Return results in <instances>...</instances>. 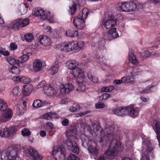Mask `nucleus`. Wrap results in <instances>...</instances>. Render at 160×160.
I'll return each instance as SVG.
<instances>
[{
  "label": "nucleus",
  "instance_id": "c03bdc74",
  "mask_svg": "<svg viewBox=\"0 0 160 160\" xmlns=\"http://www.w3.org/2000/svg\"><path fill=\"white\" fill-rule=\"evenodd\" d=\"M111 95L110 94L108 93H105L102 94L99 97V100L102 101H104L108 100L109 98H110Z\"/></svg>",
  "mask_w": 160,
  "mask_h": 160
},
{
  "label": "nucleus",
  "instance_id": "13d9d810",
  "mask_svg": "<svg viewBox=\"0 0 160 160\" xmlns=\"http://www.w3.org/2000/svg\"><path fill=\"white\" fill-rule=\"evenodd\" d=\"M51 112H49L45 114L43 116V118L45 119L51 120Z\"/></svg>",
  "mask_w": 160,
  "mask_h": 160
},
{
  "label": "nucleus",
  "instance_id": "338daca9",
  "mask_svg": "<svg viewBox=\"0 0 160 160\" xmlns=\"http://www.w3.org/2000/svg\"><path fill=\"white\" fill-rule=\"evenodd\" d=\"M16 109L17 110V112L19 114L22 113V111L23 110L20 105H17L16 106Z\"/></svg>",
  "mask_w": 160,
  "mask_h": 160
},
{
  "label": "nucleus",
  "instance_id": "6e6d98bb",
  "mask_svg": "<svg viewBox=\"0 0 160 160\" xmlns=\"http://www.w3.org/2000/svg\"><path fill=\"white\" fill-rule=\"evenodd\" d=\"M153 54L152 53H150V52L148 51H144L142 53V56L144 58H146L149 56L150 55H152Z\"/></svg>",
  "mask_w": 160,
  "mask_h": 160
},
{
  "label": "nucleus",
  "instance_id": "c9c22d12",
  "mask_svg": "<svg viewBox=\"0 0 160 160\" xmlns=\"http://www.w3.org/2000/svg\"><path fill=\"white\" fill-rule=\"evenodd\" d=\"M8 71L11 73L15 74H18L20 72V70L19 68L14 66L9 67Z\"/></svg>",
  "mask_w": 160,
  "mask_h": 160
},
{
  "label": "nucleus",
  "instance_id": "de8ad7c7",
  "mask_svg": "<svg viewBox=\"0 0 160 160\" xmlns=\"http://www.w3.org/2000/svg\"><path fill=\"white\" fill-rule=\"evenodd\" d=\"M114 88V87L112 86L104 87L101 88V91L103 92H110L112 91Z\"/></svg>",
  "mask_w": 160,
  "mask_h": 160
},
{
  "label": "nucleus",
  "instance_id": "69168bd1",
  "mask_svg": "<svg viewBox=\"0 0 160 160\" xmlns=\"http://www.w3.org/2000/svg\"><path fill=\"white\" fill-rule=\"evenodd\" d=\"M51 112V119L58 118V116L55 113L52 112Z\"/></svg>",
  "mask_w": 160,
  "mask_h": 160
},
{
  "label": "nucleus",
  "instance_id": "473e14b6",
  "mask_svg": "<svg viewBox=\"0 0 160 160\" xmlns=\"http://www.w3.org/2000/svg\"><path fill=\"white\" fill-rule=\"evenodd\" d=\"M45 102L41 100L36 99L34 101L32 104L33 107L35 108H38L42 107L45 104Z\"/></svg>",
  "mask_w": 160,
  "mask_h": 160
},
{
  "label": "nucleus",
  "instance_id": "4be33fe9",
  "mask_svg": "<svg viewBox=\"0 0 160 160\" xmlns=\"http://www.w3.org/2000/svg\"><path fill=\"white\" fill-rule=\"evenodd\" d=\"M43 91L45 93L49 96H52L56 94V91L49 84L45 85L43 88Z\"/></svg>",
  "mask_w": 160,
  "mask_h": 160
},
{
  "label": "nucleus",
  "instance_id": "052dcab7",
  "mask_svg": "<svg viewBox=\"0 0 160 160\" xmlns=\"http://www.w3.org/2000/svg\"><path fill=\"white\" fill-rule=\"evenodd\" d=\"M46 84V82L44 81H42L39 82L37 85V88H40L43 87H44Z\"/></svg>",
  "mask_w": 160,
  "mask_h": 160
},
{
  "label": "nucleus",
  "instance_id": "cd10ccee",
  "mask_svg": "<svg viewBox=\"0 0 160 160\" xmlns=\"http://www.w3.org/2000/svg\"><path fill=\"white\" fill-rule=\"evenodd\" d=\"M21 91V89L18 86L13 88L10 94V98L13 100L17 96H19Z\"/></svg>",
  "mask_w": 160,
  "mask_h": 160
},
{
  "label": "nucleus",
  "instance_id": "603ef678",
  "mask_svg": "<svg viewBox=\"0 0 160 160\" xmlns=\"http://www.w3.org/2000/svg\"><path fill=\"white\" fill-rule=\"evenodd\" d=\"M0 54L4 56H7L9 55V52L5 49L2 48L0 49Z\"/></svg>",
  "mask_w": 160,
  "mask_h": 160
},
{
  "label": "nucleus",
  "instance_id": "423d86ee",
  "mask_svg": "<svg viewBox=\"0 0 160 160\" xmlns=\"http://www.w3.org/2000/svg\"><path fill=\"white\" fill-rule=\"evenodd\" d=\"M115 8L117 10L127 12L134 11L138 9L136 4L132 1L118 3L115 5Z\"/></svg>",
  "mask_w": 160,
  "mask_h": 160
},
{
  "label": "nucleus",
  "instance_id": "bf43d9fd",
  "mask_svg": "<svg viewBox=\"0 0 160 160\" xmlns=\"http://www.w3.org/2000/svg\"><path fill=\"white\" fill-rule=\"evenodd\" d=\"M105 107V104L103 103H97L95 105V108L98 109L104 108Z\"/></svg>",
  "mask_w": 160,
  "mask_h": 160
},
{
  "label": "nucleus",
  "instance_id": "864d4df0",
  "mask_svg": "<svg viewBox=\"0 0 160 160\" xmlns=\"http://www.w3.org/2000/svg\"><path fill=\"white\" fill-rule=\"evenodd\" d=\"M67 160H79V159L76 155L71 154L67 158Z\"/></svg>",
  "mask_w": 160,
  "mask_h": 160
},
{
  "label": "nucleus",
  "instance_id": "412c9836",
  "mask_svg": "<svg viewBox=\"0 0 160 160\" xmlns=\"http://www.w3.org/2000/svg\"><path fill=\"white\" fill-rule=\"evenodd\" d=\"M33 86L31 84L24 85L22 88V92L24 96H28L31 93L33 90Z\"/></svg>",
  "mask_w": 160,
  "mask_h": 160
},
{
  "label": "nucleus",
  "instance_id": "2f4dec72",
  "mask_svg": "<svg viewBox=\"0 0 160 160\" xmlns=\"http://www.w3.org/2000/svg\"><path fill=\"white\" fill-rule=\"evenodd\" d=\"M89 12V10L87 8H85L77 16L85 20L88 17Z\"/></svg>",
  "mask_w": 160,
  "mask_h": 160
},
{
  "label": "nucleus",
  "instance_id": "8fccbe9b",
  "mask_svg": "<svg viewBox=\"0 0 160 160\" xmlns=\"http://www.w3.org/2000/svg\"><path fill=\"white\" fill-rule=\"evenodd\" d=\"M77 5L75 3H73L71 6L70 7V12L71 14L75 13L77 8Z\"/></svg>",
  "mask_w": 160,
  "mask_h": 160
},
{
  "label": "nucleus",
  "instance_id": "f257e3e1",
  "mask_svg": "<svg viewBox=\"0 0 160 160\" xmlns=\"http://www.w3.org/2000/svg\"><path fill=\"white\" fill-rule=\"evenodd\" d=\"M76 128L74 127H71L67 131V135L69 137L68 140L66 141L67 147L69 150L74 153L78 154L79 149L77 143L78 139L74 137V135L76 133Z\"/></svg>",
  "mask_w": 160,
  "mask_h": 160
},
{
  "label": "nucleus",
  "instance_id": "4d7b16f0",
  "mask_svg": "<svg viewBox=\"0 0 160 160\" xmlns=\"http://www.w3.org/2000/svg\"><path fill=\"white\" fill-rule=\"evenodd\" d=\"M50 36L53 38H55L58 37V35L56 30H54L50 33Z\"/></svg>",
  "mask_w": 160,
  "mask_h": 160
},
{
  "label": "nucleus",
  "instance_id": "aec40b11",
  "mask_svg": "<svg viewBox=\"0 0 160 160\" xmlns=\"http://www.w3.org/2000/svg\"><path fill=\"white\" fill-rule=\"evenodd\" d=\"M78 62L75 60L71 59L67 61L66 63L67 68L71 71L78 68Z\"/></svg>",
  "mask_w": 160,
  "mask_h": 160
},
{
  "label": "nucleus",
  "instance_id": "f03ea898",
  "mask_svg": "<svg viewBox=\"0 0 160 160\" xmlns=\"http://www.w3.org/2000/svg\"><path fill=\"white\" fill-rule=\"evenodd\" d=\"M142 138V145L141 153H142L141 160H149L148 155L152 157L153 155L152 153L154 148V145L152 141L146 136L144 135L143 134L140 135Z\"/></svg>",
  "mask_w": 160,
  "mask_h": 160
},
{
  "label": "nucleus",
  "instance_id": "ea45409f",
  "mask_svg": "<svg viewBox=\"0 0 160 160\" xmlns=\"http://www.w3.org/2000/svg\"><path fill=\"white\" fill-rule=\"evenodd\" d=\"M8 105L4 100L0 98V111H4L7 108Z\"/></svg>",
  "mask_w": 160,
  "mask_h": 160
},
{
  "label": "nucleus",
  "instance_id": "6e6552de",
  "mask_svg": "<svg viewBox=\"0 0 160 160\" xmlns=\"http://www.w3.org/2000/svg\"><path fill=\"white\" fill-rule=\"evenodd\" d=\"M65 149L62 145H58L54 146L52 152L55 160H65Z\"/></svg>",
  "mask_w": 160,
  "mask_h": 160
},
{
  "label": "nucleus",
  "instance_id": "9b49d317",
  "mask_svg": "<svg viewBox=\"0 0 160 160\" xmlns=\"http://www.w3.org/2000/svg\"><path fill=\"white\" fill-rule=\"evenodd\" d=\"M128 114L133 118H135L138 116L140 111V108L134 104L128 106Z\"/></svg>",
  "mask_w": 160,
  "mask_h": 160
},
{
  "label": "nucleus",
  "instance_id": "58836bf2",
  "mask_svg": "<svg viewBox=\"0 0 160 160\" xmlns=\"http://www.w3.org/2000/svg\"><path fill=\"white\" fill-rule=\"evenodd\" d=\"M9 136H12L15 134L17 131L15 126H12L8 128Z\"/></svg>",
  "mask_w": 160,
  "mask_h": 160
},
{
  "label": "nucleus",
  "instance_id": "7c9ffc66",
  "mask_svg": "<svg viewBox=\"0 0 160 160\" xmlns=\"http://www.w3.org/2000/svg\"><path fill=\"white\" fill-rule=\"evenodd\" d=\"M28 8L27 5L24 3L21 4L18 8V14L22 15L25 14L27 12Z\"/></svg>",
  "mask_w": 160,
  "mask_h": 160
},
{
  "label": "nucleus",
  "instance_id": "a18cd8bd",
  "mask_svg": "<svg viewBox=\"0 0 160 160\" xmlns=\"http://www.w3.org/2000/svg\"><path fill=\"white\" fill-rule=\"evenodd\" d=\"M33 38V36L31 33H27L24 36L25 40L28 42H30L32 41Z\"/></svg>",
  "mask_w": 160,
  "mask_h": 160
},
{
  "label": "nucleus",
  "instance_id": "b1692460",
  "mask_svg": "<svg viewBox=\"0 0 160 160\" xmlns=\"http://www.w3.org/2000/svg\"><path fill=\"white\" fill-rule=\"evenodd\" d=\"M23 152L27 156H30L33 157L37 153V151L32 148L27 146L23 147Z\"/></svg>",
  "mask_w": 160,
  "mask_h": 160
},
{
  "label": "nucleus",
  "instance_id": "1a4fd4ad",
  "mask_svg": "<svg viewBox=\"0 0 160 160\" xmlns=\"http://www.w3.org/2000/svg\"><path fill=\"white\" fill-rule=\"evenodd\" d=\"M57 48L63 52H74L73 41L60 43L57 45Z\"/></svg>",
  "mask_w": 160,
  "mask_h": 160
},
{
  "label": "nucleus",
  "instance_id": "5fc2aeb1",
  "mask_svg": "<svg viewBox=\"0 0 160 160\" xmlns=\"http://www.w3.org/2000/svg\"><path fill=\"white\" fill-rule=\"evenodd\" d=\"M10 49L11 51H14L16 50L17 48V46L15 43H11L9 45Z\"/></svg>",
  "mask_w": 160,
  "mask_h": 160
},
{
  "label": "nucleus",
  "instance_id": "72a5a7b5",
  "mask_svg": "<svg viewBox=\"0 0 160 160\" xmlns=\"http://www.w3.org/2000/svg\"><path fill=\"white\" fill-rule=\"evenodd\" d=\"M59 66L58 63L56 62L50 68V71L51 74L53 75L56 73L59 69Z\"/></svg>",
  "mask_w": 160,
  "mask_h": 160
},
{
  "label": "nucleus",
  "instance_id": "c85d7f7f",
  "mask_svg": "<svg viewBox=\"0 0 160 160\" xmlns=\"http://www.w3.org/2000/svg\"><path fill=\"white\" fill-rule=\"evenodd\" d=\"M8 27L9 28H11L13 29H18L20 27V24L19 19H18L9 25H8Z\"/></svg>",
  "mask_w": 160,
  "mask_h": 160
},
{
  "label": "nucleus",
  "instance_id": "dca6fc26",
  "mask_svg": "<svg viewBox=\"0 0 160 160\" xmlns=\"http://www.w3.org/2000/svg\"><path fill=\"white\" fill-rule=\"evenodd\" d=\"M94 58L95 60L93 63L95 65H98V64L107 65V60L103 55L98 54L95 55Z\"/></svg>",
  "mask_w": 160,
  "mask_h": 160
},
{
  "label": "nucleus",
  "instance_id": "5701e85b",
  "mask_svg": "<svg viewBox=\"0 0 160 160\" xmlns=\"http://www.w3.org/2000/svg\"><path fill=\"white\" fill-rule=\"evenodd\" d=\"M42 61L39 59H36L33 63V69L36 72H38L42 69Z\"/></svg>",
  "mask_w": 160,
  "mask_h": 160
},
{
  "label": "nucleus",
  "instance_id": "4468645a",
  "mask_svg": "<svg viewBox=\"0 0 160 160\" xmlns=\"http://www.w3.org/2000/svg\"><path fill=\"white\" fill-rule=\"evenodd\" d=\"M106 40L103 38H100L96 43H92L91 45L92 49L93 50L98 49L101 50L104 48Z\"/></svg>",
  "mask_w": 160,
  "mask_h": 160
},
{
  "label": "nucleus",
  "instance_id": "a19ab883",
  "mask_svg": "<svg viewBox=\"0 0 160 160\" xmlns=\"http://www.w3.org/2000/svg\"><path fill=\"white\" fill-rule=\"evenodd\" d=\"M0 135L1 137L6 138L9 136L8 128H5L0 129Z\"/></svg>",
  "mask_w": 160,
  "mask_h": 160
},
{
  "label": "nucleus",
  "instance_id": "79ce46f5",
  "mask_svg": "<svg viewBox=\"0 0 160 160\" xmlns=\"http://www.w3.org/2000/svg\"><path fill=\"white\" fill-rule=\"evenodd\" d=\"M23 76L19 75L13 76L12 80L15 84H18L21 82Z\"/></svg>",
  "mask_w": 160,
  "mask_h": 160
},
{
  "label": "nucleus",
  "instance_id": "f8f14e48",
  "mask_svg": "<svg viewBox=\"0 0 160 160\" xmlns=\"http://www.w3.org/2000/svg\"><path fill=\"white\" fill-rule=\"evenodd\" d=\"M74 88V87L71 83L61 84L59 86L60 93L62 95H65L72 91Z\"/></svg>",
  "mask_w": 160,
  "mask_h": 160
},
{
  "label": "nucleus",
  "instance_id": "c756f323",
  "mask_svg": "<svg viewBox=\"0 0 160 160\" xmlns=\"http://www.w3.org/2000/svg\"><path fill=\"white\" fill-rule=\"evenodd\" d=\"M128 59L129 62L132 64L137 65L138 64V61L137 60L133 53L132 52H129Z\"/></svg>",
  "mask_w": 160,
  "mask_h": 160
},
{
  "label": "nucleus",
  "instance_id": "680f3d73",
  "mask_svg": "<svg viewBox=\"0 0 160 160\" xmlns=\"http://www.w3.org/2000/svg\"><path fill=\"white\" fill-rule=\"evenodd\" d=\"M34 160H41L42 159V157L38 154V153L37 152V153L34 156L32 157Z\"/></svg>",
  "mask_w": 160,
  "mask_h": 160
},
{
  "label": "nucleus",
  "instance_id": "ddd939ff",
  "mask_svg": "<svg viewBox=\"0 0 160 160\" xmlns=\"http://www.w3.org/2000/svg\"><path fill=\"white\" fill-rule=\"evenodd\" d=\"M74 26L78 29H82L85 26V20L77 16L73 18Z\"/></svg>",
  "mask_w": 160,
  "mask_h": 160
},
{
  "label": "nucleus",
  "instance_id": "3c124183",
  "mask_svg": "<svg viewBox=\"0 0 160 160\" xmlns=\"http://www.w3.org/2000/svg\"><path fill=\"white\" fill-rule=\"evenodd\" d=\"M31 82V80L29 78L27 77L23 76L21 83L23 84H27L30 82Z\"/></svg>",
  "mask_w": 160,
  "mask_h": 160
},
{
  "label": "nucleus",
  "instance_id": "a878e982",
  "mask_svg": "<svg viewBox=\"0 0 160 160\" xmlns=\"http://www.w3.org/2000/svg\"><path fill=\"white\" fill-rule=\"evenodd\" d=\"M64 33L65 35L68 37L74 38L78 36V31L73 28L66 30Z\"/></svg>",
  "mask_w": 160,
  "mask_h": 160
},
{
  "label": "nucleus",
  "instance_id": "6ab92c4d",
  "mask_svg": "<svg viewBox=\"0 0 160 160\" xmlns=\"http://www.w3.org/2000/svg\"><path fill=\"white\" fill-rule=\"evenodd\" d=\"M113 112L115 114L119 116H122L128 114V106L122 108H118L113 110Z\"/></svg>",
  "mask_w": 160,
  "mask_h": 160
},
{
  "label": "nucleus",
  "instance_id": "2eb2a0df",
  "mask_svg": "<svg viewBox=\"0 0 160 160\" xmlns=\"http://www.w3.org/2000/svg\"><path fill=\"white\" fill-rule=\"evenodd\" d=\"M0 117V122H5L9 121L12 116V110L8 109Z\"/></svg>",
  "mask_w": 160,
  "mask_h": 160
},
{
  "label": "nucleus",
  "instance_id": "20e7f679",
  "mask_svg": "<svg viewBox=\"0 0 160 160\" xmlns=\"http://www.w3.org/2000/svg\"><path fill=\"white\" fill-rule=\"evenodd\" d=\"M32 14L34 16L39 17L42 20L47 19L50 23H54L56 22L53 14L48 10L41 8H35L33 9Z\"/></svg>",
  "mask_w": 160,
  "mask_h": 160
},
{
  "label": "nucleus",
  "instance_id": "0eeeda50",
  "mask_svg": "<svg viewBox=\"0 0 160 160\" xmlns=\"http://www.w3.org/2000/svg\"><path fill=\"white\" fill-rule=\"evenodd\" d=\"M69 77L67 79L70 81L74 79H76L77 81H83L85 78L84 71L82 68L78 67L71 71Z\"/></svg>",
  "mask_w": 160,
  "mask_h": 160
},
{
  "label": "nucleus",
  "instance_id": "0e129e2a",
  "mask_svg": "<svg viewBox=\"0 0 160 160\" xmlns=\"http://www.w3.org/2000/svg\"><path fill=\"white\" fill-rule=\"evenodd\" d=\"M21 108H22V110L24 111L26 110V102L25 101L22 100V104L21 105Z\"/></svg>",
  "mask_w": 160,
  "mask_h": 160
},
{
  "label": "nucleus",
  "instance_id": "9d476101",
  "mask_svg": "<svg viewBox=\"0 0 160 160\" xmlns=\"http://www.w3.org/2000/svg\"><path fill=\"white\" fill-rule=\"evenodd\" d=\"M134 77L132 72H131V75L127 76L121 78V80L115 79L113 81L115 85H119L122 83H133L135 81Z\"/></svg>",
  "mask_w": 160,
  "mask_h": 160
},
{
  "label": "nucleus",
  "instance_id": "49530a36",
  "mask_svg": "<svg viewBox=\"0 0 160 160\" xmlns=\"http://www.w3.org/2000/svg\"><path fill=\"white\" fill-rule=\"evenodd\" d=\"M45 129L48 131H51L53 128V125L51 122H48L47 123L45 126Z\"/></svg>",
  "mask_w": 160,
  "mask_h": 160
},
{
  "label": "nucleus",
  "instance_id": "bb28decb",
  "mask_svg": "<svg viewBox=\"0 0 160 160\" xmlns=\"http://www.w3.org/2000/svg\"><path fill=\"white\" fill-rule=\"evenodd\" d=\"M74 52H77L83 48L85 45V43L82 41H78L77 42L73 41Z\"/></svg>",
  "mask_w": 160,
  "mask_h": 160
},
{
  "label": "nucleus",
  "instance_id": "f704fd0d",
  "mask_svg": "<svg viewBox=\"0 0 160 160\" xmlns=\"http://www.w3.org/2000/svg\"><path fill=\"white\" fill-rule=\"evenodd\" d=\"M78 87L76 89L77 91H81V92H84L86 89L85 86V82H83V81H78Z\"/></svg>",
  "mask_w": 160,
  "mask_h": 160
},
{
  "label": "nucleus",
  "instance_id": "774afa93",
  "mask_svg": "<svg viewBox=\"0 0 160 160\" xmlns=\"http://www.w3.org/2000/svg\"><path fill=\"white\" fill-rule=\"evenodd\" d=\"M68 120L67 119H64L62 122V125L64 126H67L68 125Z\"/></svg>",
  "mask_w": 160,
  "mask_h": 160
},
{
  "label": "nucleus",
  "instance_id": "39448f33",
  "mask_svg": "<svg viewBox=\"0 0 160 160\" xmlns=\"http://www.w3.org/2000/svg\"><path fill=\"white\" fill-rule=\"evenodd\" d=\"M0 160H21L17 149L9 147L0 153Z\"/></svg>",
  "mask_w": 160,
  "mask_h": 160
},
{
  "label": "nucleus",
  "instance_id": "393cba45",
  "mask_svg": "<svg viewBox=\"0 0 160 160\" xmlns=\"http://www.w3.org/2000/svg\"><path fill=\"white\" fill-rule=\"evenodd\" d=\"M38 40L39 42L45 46L50 45L51 43L50 38L45 35L40 36L38 38Z\"/></svg>",
  "mask_w": 160,
  "mask_h": 160
},
{
  "label": "nucleus",
  "instance_id": "37998d69",
  "mask_svg": "<svg viewBox=\"0 0 160 160\" xmlns=\"http://www.w3.org/2000/svg\"><path fill=\"white\" fill-rule=\"evenodd\" d=\"M7 61L11 65L19 64L18 60L16 59L11 57H8Z\"/></svg>",
  "mask_w": 160,
  "mask_h": 160
},
{
  "label": "nucleus",
  "instance_id": "09e8293b",
  "mask_svg": "<svg viewBox=\"0 0 160 160\" xmlns=\"http://www.w3.org/2000/svg\"><path fill=\"white\" fill-rule=\"evenodd\" d=\"M22 135L24 137H28L31 134L30 130L28 128H24L21 131Z\"/></svg>",
  "mask_w": 160,
  "mask_h": 160
},
{
  "label": "nucleus",
  "instance_id": "f3484780",
  "mask_svg": "<svg viewBox=\"0 0 160 160\" xmlns=\"http://www.w3.org/2000/svg\"><path fill=\"white\" fill-rule=\"evenodd\" d=\"M103 35L107 38L116 39L119 37V34L116 28H112L109 29L107 33H104Z\"/></svg>",
  "mask_w": 160,
  "mask_h": 160
},
{
  "label": "nucleus",
  "instance_id": "7ed1b4c3",
  "mask_svg": "<svg viewBox=\"0 0 160 160\" xmlns=\"http://www.w3.org/2000/svg\"><path fill=\"white\" fill-rule=\"evenodd\" d=\"M114 12L112 11H108L105 12L102 20V26L107 29L115 27L117 25V20L114 18Z\"/></svg>",
  "mask_w": 160,
  "mask_h": 160
},
{
  "label": "nucleus",
  "instance_id": "e2e57ef3",
  "mask_svg": "<svg viewBox=\"0 0 160 160\" xmlns=\"http://www.w3.org/2000/svg\"><path fill=\"white\" fill-rule=\"evenodd\" d=\"M89 112L88 111H84L82 112H80L79 113H77L76 114V116L77 117H81L84 115H85L88 113Z\"/></svg>",
  "mask_w": 160,
  "mask_h": 160
},
{
  "label": "nucleus",
  "instance_id": "a211bd4d",
  "mask_svg": "<svg viewBox=\"0 0 160 160\" xmlns=\"http://www.w3.org/2000/svg\"><path fill=\"white\" fill-rule=\"evenodd\" d=\"M153 83V81L152 80H148L145 82L143 84L147 86L146 88L140 91V93H148L154 91V90L152 88H154L156 89V88L154 85H152Z\"/></svg>",
  "mask_w": 160,
  "mask_h": 160
},
{
  "label": "nucleus",
  "instance_id": "4c0bfd02",
  "mask_svg": "<svg viewBox=\"0 0 160 160\" xmlns=\"http://www.w3.org/2000/svg\"><path fill=\"white\" fill-rule=\"evenodd\" d=\"M20 24V27L22 28L27 26L29 23V20L28 18H19Z\"/></svg>",
  "mask_w": 160,
  "mask_h": 160
},
{
  "label": "nucleus",
  "instance_id": "e433bc0d",
  "mask_svg": "<svg viewBox=\"0 0 160 160\" xmlns=\"http://www.w3.org/2000/svg\"><path fill=\"white\" fill-rule=\"evenodd\" d=\"M29 54H30L29 53H27L26 54L23 55L22 56L19 57L18 59L19 64L27 61L29 58Z\"/></svg>",
  "mask_w": 160,
  "mask_h": 160
}]
</instances>
